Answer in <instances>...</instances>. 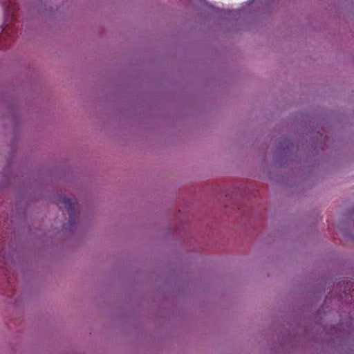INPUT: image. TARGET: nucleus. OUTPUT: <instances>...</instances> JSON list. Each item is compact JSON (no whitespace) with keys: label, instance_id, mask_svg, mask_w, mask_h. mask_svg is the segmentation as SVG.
<instances>
[{"label":"nucleus","instance_id":"1","mask_svg":"<svg viewBox=\"0 0 354 354\" xmlns=\"http://www.w3.org/2000/svg\"><path fill=\"white\" fill-rule=\"evenodd\" d=\"M53 201L60 209L65 211L68 215V221L64 223L63 231L64 232L73 231L76 228L80 214L76 198L69 197L62 192H57L53 194Z\"/></svg>","mask_w":354,"mask_h":354},{"label":"nucleus","instance_id":"2","mask_svg":"<svg viewBox=\"0 0 354 354\" xmlns=\"http://www.w3.org/2000/svg\"><path fill=\"white\" fill-rule=\"evenodd\" d=\"M276 150L273 153L274 163L276 166H282L290 156L292 143L286 138H279L276 141Z\"/></svg>","mask_w":354,"mask_h":354},{"label":"nucleus","instance_id":"3","mask_svg":"<svg viewBox=\"0 0 354 354\" xmlns=\"http://www.w3.org/2000/svg\"><path fill=\"white\" fill-rule=\"evenodd\" d=\"M7 119L9 120V124H6V125L12 128L13 132L16 133L20 129L21 126V115L19 111L12 109L9 112Z\"/></svg>","mask_w":354,"mask_h":354},{"label":"nucleus","instance_id":"4","mask_svg":"<svg viewBox=\"0 0 354 354\" xmlns=\"http://www.w3.org/2000/svg\"><path fill=\"white\" fill-rule=\"evenodd\" d=\"M326 330V328L320 324H316L312 328L305 330V336L312 339L318 340L321 338V333Z\"/></svg>","mask_w":354,"mask_h":354},{"label":"nucleus","instance_id":"5","mask_svg":"<svg viewBox=\"0 0 354 354\" xmlns=\"http://www.w3.org/2000/svg\"><path fill=\"white\" fill-rule=\"evenodd\" d=\"M8 170H5L3 173V178L0 183V188L6 187L10 183V177L8 176Z\"/></svg>","mask_w":354,"mask_h":354},{"label":"nucleus","instance_id":"6","mask_svg":"<svg viewBox=\"0 0 354 354\" xmlns=\"http://www.w3.org/2000/svg\"><path fill=\"white\" fill-rule=\"evenodd\" d=\"M286 341L287 342V343L288 344L289 342L291 343L292 341H295V339H293L292 336L291 335H288V337L286 338Z\"/></svg>","mask_w":354,"mask_h":354},{"label":"nucleus","instance_id":"7","mask_svg":"<svg viewBox=\"0 0 354 354\" xmlns=\"http://www.w3.org/2000/svg\"><path fill=\"white\" fill-rule=\"evenodd\" d=\"M332 330L335 334H337V329L336 328H333Z\"/></svg>","mask_w":354,"mask_h":354}]
</instances>
